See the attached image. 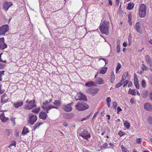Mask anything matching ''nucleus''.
<instances>
[{
  "label": "nucleus",
  "mask_w": 152,
  "mask_h": 152,
  "mask_svg": "<svg viewBox=\"0 0 152 152\" xmlns=\"http://www.w3.org/2000/svg\"><path fill=\"white\" fill-rule=\"evenodd\" d=\"M128 18H129V22H131V17L132 16L130 14H129L128 15Z\"/></svg>",
  "instance_id": "obj_57"
},
{
  "label": "nucleus",
  "mask_w": 152,
  "mask_h": 152,
  "mask_svg": "<svg viewBox=\"0 0 152 152\" xmlns=\"http://www.w3.org/2000/svg\"><path fill=\"white\" fill-rule=\"evenodd\" d=\"M49 103H50V102H48L47 100L45 102H44L43 103V105L41 106V108L43 109V107L47 106V105Z\"/></svg>",
  "instance_id": "obj_35"
},
{
  "label": "nucleus",
  "mask_w": 152,
  "mask_h": 152,
  "mask_svg": "<svg viewBox=\"0 0 152 152\" xmlns=\"http://www.w3.org/2000/svg\"><path fill=\"white\" fill-rule=\"evenodd\" d=\"M90 116V115H87L86 117L83 118L81 120V121H82L84 120H86L88 119Z\"/></svg>",
  "instance_id": "obj_46"
},
{
  "label": "nucleus",
  "mask_w": 152,
  "mask_h": 152,
  "mask_svg": "<svg viewBox=\"0 0 152 152\" xmlns=\"http://www.w3.org/2000/svg\"><path fill=\"white\" fill-rule=\"evenodd\" d=\"M134 85L137 88L139 89V83L137 84H135Z\"/></svg>",
  "instance_id": "obj_60"
},
{
  "label": "nucleus",
  "mask_w": 152,
  "mask_h": 152,
  "mask_svg": "<svg viewBox=\"0 0 152 152\" xmlns=\"http://www.w3.org/2000/svg\"><path fill=\"white\" fill-rule=\"evenodd\" d=\"M8 100V97L6 94H4L2 96L1 98V102L2 103H6Z\"/></svg>",
  "instance_id": "obj_16"
},
{
  "label": "nucleus",
  "mask_w": 152,
  "mask_h": 152,
  "mask_svg": "<svg viewBox=\"0 0 152 152\" xmlns=\"http://www.w3.org/2000/svg\"><path fill=\"white\" fill-rule=\"evenodd\" d=\"M121 66L119 63H118V65L116 68V73H117L118 72L119 70L121 68Z\"/></svg>",
  "instance_id": "obj_34"
},
{
  "label": "nucleus",
  "mask_w": 152,
  "mask_h": 152,
  "mask_svg": "<svg viewBox=\"0 0 152 152\" xmlns=\"http://www.w3.org/2000/svg\"><path fill=\"white\" fill-rule=\"evenodd\" d=\"M28 120V123L31 125H33L37 120V116L34 114L30 113Z\"/></svg>",
  "instance_id": "obj_4"
},
{
  "label": "nucleus",
  "mask_w": 152,
  "mask_h": 152,
  "mask_svg": "<svg viewBox=\"0 0 152 152\" xmlns=\"http://www.w3.org/2000/svg\"><path fill=\"white\" fill-rule=\"evenodd\" d=\"M80 136L83 137L84 139L86 140H88V138H90L91 135L87 129H83V131L81 132L80 134Z\"/></svg>",
  "instance_id": "obj_9"
},
{
  "label": "nucleus",
  "mask_w": 152,
  "mask_h": 152,
  "mask_svg": "<svg viewBox=\"0 0 152 152\" xmlns=\"http://www.w3.org/2000/svg\"><path fill=\"white\" fill-rule=\"evenodd\" d=\"M47 116V114L44 112L41 111L39 113V118L43 120H45Z\"/></svg>",
  "instance_id": "obj_12"
},
{
  "label": "nucleus",
  "mask_w": 152,
  "mask_h": 152,
  "mask_svg": "<svg viewBox=\"0 0 152 152\" xmlns=\"http://www.w3.org/2000/svg\"><path fill=\"white\" fill-rule=\"evenodd\" d=\"M121 148L122 152H129V150L126 148H124L123 145H121Z\"/></svg>",
  "instance_id": "obj_36"
},
{
  "label": "nucleus",
  "mask_w": 152,
  "mask_h": 152,
  "mask_svg": "<svg viewBox=\"0 0 152 152\" xmlns=\"http://www.w3.org/2000/svg\"><path fill=\"white\" fill-rule=\"evenodd\" d=\"M140 23L139 22H137L135 25V28L137 31L139 33H141V31L140 29Z\"/></svg>",
  "instance_id": "obj_20"
},
{
  "label": "nucleus",
  "mask_w": 152,
  "mask_h": 152,
  "mask_svg": "<svg viewBox=\"0 0 152 152\" xmlns=\"http://www.w3.org/2000/svg\"><path fill=\"white\" fill-rule=\"evenodd\" d=\"M122 110L121 109L120 107H118L117 108V113H118L119 112Z\"/></svg>",
  "instance_id": "obj_55"
},
{
  "label": "nucleus",
  "mask_w": 152,
  "mask_h": 152,
  "mask_svg": "<svg viewBox=\"0 0 152 152\" xmlns=\"http://www.w3.org/2000/svg\"><path fill=\"white\" fill-rule=\"evenodd\" d=\"M121 83H117L115 86V88H118V87H120V86H121Z\"/></svg>",
  "instance_id": "obj_53"
},
{
  "label": "nucleus",
  "mask_w": 152,
  "mask_h": 152,
  "mask_svg": "<svg viewBox=\"0 0 152 152\" xmlns=\"http://www.w3.org/2000/svg\"><path fill=\"white\" fill-rule=\"evenodd\" d=\"M115 80V76L114 72L112 71L111 72V78L110 81L112 83H113L114 82Z\"/></svg>",
  "instance_id": "obj_25"
},
{
  "label": "nucleus",
  "mask_w": 152,
  "mask_h": 152,
  "mask_svg": "<svg viewBox=\"0 0 152 152\" xmlns=\"http://www.w3.org/2000/svg\"><path fill=\"white\" fill-rule=\"evenodd\" d=\"M124 133L120 131L119 133L118 134L120 136H122L124 134Z\"/></svg>",
  "instance_id": "obj_52"
},
{
  "label": "nucleus",
  "mask_w": 152,
  "mask_h": 152,
  "mask_svg": "<svg viewBox=\"0 0 152 152\" xmlns=\"http://www.w3.org/2000/svg\"><path fill=\"white\" fill-rule=\"evenodd\" d=\"M125 82H126V83L125 84L123 85V87H124L126 86L127 85V84L129 83V81L128 80H125Z\"/></svg>",
  "instance_id": "obj_59"
},
{
  "label": "nucleus",
  "mask_w": 152,
  "mask_h": 152,
  "mask_svg": "<svg viewBox=\"0 0 152 152\" xmlns=\"http://www.w3.org/2000/svg\"><path fill=\"white\" fill-rule=\"evenodd\" d=\"M9 27L7 24L3 25L0 27V35L5 34L6 32H8Z\"/></svg>",
  "instance_id": "obj_7"
},
{
  "label": "nucleus",
  "mask_w": 152,
  "mask_h": 152,
  "mask_svg": "<svg viewBox=\"0 0 152 152\" xmlns=\"http://www.w3.org/2000/svg\"><path fill=\"white\" fill-rule=\"evenodd\" d=\"M108 146V144L107 142H105L103 145H101L100 147V148L101 149L105 148Z\"/></svg>",
  "instance_id": "obj_38"
},
{
  "label": "nucleus",
  "mask_w": 152,
  "mask_h": 152,
  "mask_svg": "<svg viewBox=\"0 0 152 152\" xmlns=\"http://www.w3.org/2000/svg\"><path fill=\"white\" fill-rule=\"evenodd\" d=\"M40 109V107H38L35 109L32 110V112L36 113H37L39 112Z\"/></svg>",
  "instance_id": "obj_40"
},
{
  "label": "nucleus",
  "mask_w": 152,
  "mask_h": 152,
  "mask_svg": "<svg viewBox=\"0 0 152 152\" xmlns=\"http://www.w3.org/2000/svg\"><path fill=\"white\" fill-rule=\"evenodd\" d=\"M141 85L143 88H145L146 86V83L145 80H142L141 82Z\"/></svg>",
  "instance_id": "obj_42"
},
{
  "label": "nucleus",
  "mask_w": 152,
  "mask_h": 152,
  "mask_svg": "<svg viewBox=\"0 0 152 152\" xmlns=\"http://www.w3.org/2000/svg\"><path fill=\"white\" fill-rule=\"evenodd\" d=\"M53 104L56 106H60L61 104L60 101L59 100H55L53 102Z\"/></svg>",
  "instance_id": "obj_28"
},
{
  "label": "nucleus",
  "mask_w": 152,
  "mask_h": 152,
  "mask_svg": "<svg viewBox=\"0 0 152 152\" xmlns=\"http://www.w3.org/2000/svg\"><path fill=\"white\" fill-rule=\"evenodd\" d=\"M134 7V4L133 3H129L128 4V6L127 7V9L130 10L132 9Z\"/></svg>",
  "instance_id": "obj_27"
},
{
  "label": "nucleus",
  "mask_w": 152,
  "mask_h": 152,
  "mask_svg": "<svg viewBox=\"0 0 152 152\" xmlns=\"http://www.w3.org/2000/svg\"><path fill=\"white\" fill-rule=\"evenodd\" d=\"M107 67H105L101 70L100 72V73L102 74H104L107 71Z\"/></svg>",
  "instance_id": "obj_29"
},
{
  "label": "nucleus",
  "mask_w": 152,
  "mask_h": 152,
  "mask_svg": "<svg viewBox=\"0 0 152 152\" xmlns=\"http://www.w3.org/2000/svg\"><path fill=\"white\" fill-rule=\"evenodd\" d=\"M148 94V92L147 91H142L141 95L142 97L144 98H146Z\"/></svg>",
  "instance_id": "obj_21"
},
{
  "label": "nucleus",
  "mask_w": 152,
  "mask_h": 152,
  "mask_svg": "<svg viewBox=\"0 0 152 152\" xmlns=\"http://www.w3.org/2000/svg\"><path fill=\"white\" fill-rule=\"evenodd\" d=\"M146 61L148 65L150 66L152 65V61L150 56L146 55L145 57Z\"/></svg>",
  "instance_id": "obj_17"
},
{
  "label": "nucleus",
  "mask_w": 152,
  "mask_h": 152,
  "mask_svg": "<svg viewBox=\"0 0 152 152\" xmlns=\"http://www.w3.org/2000/svg\"><path fill=\"white\" fill-rule=\"evenodd\" d=\"M16 142L15 141H12V143L10 144L8 146V148H10V149H11V148L12 146H14L15 147L16 146Z\"/></svg>",
  "instance_id": "obj_39"
},
{
  "label": "nucleus",
  "mask_w": 152,
  "mask_h": 152,
  "mask_svg": "<svg viewBox=\"0 0 152 152\" xmlns=\"http://www.w3.org/2000/svg\"><path fill=\"white\" fill-rule=\"evenodd\" d=\"M98 113L97 112H96L95 113V114L94 115L92 118V120H93L96 118V116L97 115Z\"/></svg>",
  "instance_id": "obj_56"
},
{
  "label": "nucleus",
  "mask_w": 152,
  "mask_h": 152,
  "mask_svg": "<svg viewBox=\"0 0 152 152\" xmlns=\"http://www.w3.org/2000/svg\"><path fill=\"white\" fill-rule=\"evenodd\" d=\"M96 82L98 84H101L103 83L104 81L102 80V78H99L97 80Z\"/></svg>",
  "instance_id": "obj_31"
},
{
  "label": "nucleus",
  "mask_w": 152,
  "mask_h": 152,
  "mask_svg": "<svg viewBox=\"0 0 152 152\" xmlns=\"http://www.w3.org/2000/svg\"><path fill=\"white\" fill-rule=\"evenodd\" d=\"M148 122L151 125H152V117H149L147 119Z\"/></svg>",
  "instance_id": "obj_44"
},
{
  "label": "nucleus",
  "mask_w": 152,
  "mask_h": 152,
  "mask_svg": "<svg viewBox=\"0 0 152 152\" xmlns=\"http://www.w3.org/2000/svg\"><path fill=\"white\" fill-rule=\"evenodd\" d=\"M99 91V89L96 88H88L86 90V92L88 94L93 96L96 94Z\"/></svg>",
  "instance_id": "obj_6"
},
{
  "label": "nucleus",
  "mask_w": 152,
  "mask_h": 152,
  "mask_svg": "<svg viewBox=\"0 0 152 152\" xmlns=\"http://www.w3.org/2000/svg\"><path fill=\"white\" fill-rule=\"evenodd\" d=\"M128 76V73L127 72H125L123 74L122 79L125 80L126 78V77Z\"/></svg>",
  "instance_id": "obj_32"
},
{
  "label": "nucleus",
  "mask_w": 152,
  "mask_h": 152,
  "mask_svg": "<svg viewBox=\"0 0 152 152\" xmlns=\"http://www.w3.org/2000/svg\"><path fill=\"white\" fill-rule=\"evenodd\" d=\"M52 108L58 109V107L52 105H50L48 107L45 106V107H43V109L46 111V113H48V111Z\"/></svg>",
  "instance_id": "obj_15"
},
{
  "label": "nucleus",
  "mask_w": 152,
  "mask_h": 152,
  "mask_svg": "<svg viewBox=\"0 0 152 152\" xmlns=\"http://www.w3.org/2000/svg\"><path fill=\"white\" fill-rule=\"evenodd\" d=\"M94 82L91 81V82H88L86 83L85 84V85L87 86L88 87H91L93 85H94Z\"/></svg>",
  "instance_id": "obj_30"
},
{
  "label": "nucleus",
  "mask_w": 152,
  "mask_h": 152,
  "mask_svg": "<svg viewBox=\"0 0 152 152\" xmlns=\"http://www.w3.org/2000/svg\"><path fill=\"white\" fill-rule=\"evenodd\" d=\"M75 107L77 110L81 111L86 110L89 107V106L85 102H79L77 104L75 105Z\"/></svg>",
  "instance_id": "obj_2"
},
{
  "label": "nucleus",
  "mask_w": 152,
  "mask_h": 152,
  "mask_svg": "<svg viewBox=\"0 0 152 152\" xmlns=\"http://www.w3.org/2000/svg\"><path fill=\"white\" fill-rule=\"evenodd\" d=\"M12 5V2L10 1L6 2L4 4L3 8L6 11H7L8 10L9 8Z\"/></svg>",
  "instance_id": "obj_13"
},
{
  "label": "nucleus",
  "mask_w": 152,
  "mask_h": 152,
  "mask_svg": "<svg viewBox=\"0 0 152 152\" xmlns=\"http://www.w3.org/2000/svg\"><path fill=\"white\" fill-rule=\"evenodd\" d=\"M4 71H0V81H1L2 80V79L1 77L3 75H4Z\"/></svg>",
  "instance_id": "obj_45"
},
{
  "label": "nucleus",
  "mask_w": 152,
  "mask_h": 152,
  "mask_svg": "<svg viewBox=\"0 0 152 152\" xmlns=\"http://www.w3.org/2000/svg\"><path fill=\"white\" fill-rule=\"evenodd\" d=\"M7 47V45L4 42V38H0V49L3 50Z\"/></svg>",
  "instance_id": "obj_11"
},
{
  "label": "nucleus",
  "mask_w": 152,
  "mask_h": 152,
  "mask_svg": "<svg viewBox=\"0 0 152 152\" xmlns=\"http://www.w3.org/2000/svg\"><path fill=\"white\" fill-rule=\"evenodd\" d=\"M2 86L0 85V94H2L4 92V90L3 89H1Z\"/></svg>",
  "instance_id": "obj_49"
},
{
  "label": "nucleus",
  "mask_w": 152,
  "mask_h": 152,
  "mask_svg": "<svg viewBox=\"0 0 152 152\" xmlns=\"http://www.w3.org/2000/svg\"><path fill=\"white\" fill-rule=\"evenodd\" d=\"M111 99L110 97H108L106 99L107 103H110L111 102Z\"/></svg>",
  "instance_id": "obj_50"
},
{
  "label": "nucleus",
  "mask_w": 152,
  "mask_h": 152,
  "mask_svg": "<svg viewBox=\"0 0 152 152\" xmlns=\"http://www.w3.org/2000/svg\"><path fill=\"white\" fill-rule=\"evenodd\" d=\"M65 115L66 118L69 119L72 118L74 117V115L73 113L66 114Z\"/></svg>",
  "instance_id": "obj_26"
},
{
  "label": "nucleus",
  "mask_w": 152,
  "mask_h": 152,
  "mask_svg": "<svg viewBox=\"0 0 152 152\" xmlns=\"http://www.w3.org/2000/svg\"><path fill=\"white\" fill-rule=\"evenodd\" d=\"M146 7L143 4H141L139 9V15L140 17L144 18L146 14Z\"/></svg>",
  "instance_id": "obj_5"
},
{
  "label": "nucleus",
  "mask_w": 152,
  "mask_h": 152,
  "mask_svg": "<svg viewBox=\"0 0 152 152\" xmlns=\"http://www.w3.org/2000/svg\"><path fill=\"white\" fill-rule=\"evenodd\" d=\"M76 100H83L86 101L87 100V97L84 94L80 92L77 93L76 97H75Z\"/></svg>",
  "instance_id": "obj_8"
},
{
  "label": "nucleus",
  "mask_w": 152,
  "mask_h": 152,
  "mask_svg": "<svg viewBox=\"0 0 152 152\" xmlns=\"http://www.w3.org/2000/svg\"><path fill=\"white\" fill-rule=\"evenodd\" d=\"M134 84H137L139 83L138 80L137 78V77L136 75L135 74H134Z\"/></svg>",
  "instance_id": "obj_37"
},
{
  "label": "nucleus",
  "mask_w": 152,
  "mask_h": 152,
  "mask_svg": "<svg viewBox=\"0 0 152 152\" xmlns=\"http://www.w3.org/2000/svg\"><path fill=\"white\" fill-rule=\"evenodd\" d=\"M124 124L127 129H129L130 126V123H128L127 121H124Z\"/></svg>",
  "instance_id": "obj_22"
},
{
  "label": "nucleus",
  "mask_w": 152,
  "mask_h": 152,
  "mask_svg": "<svg viewBox=\"0 0 152 152\" xmlns=\"http://www.w3.org/2000/svg\"><path fill=\"white\" fill-rule=\"evenodd\" d=\"M23 104V102L22 101H18L14 104V106L16 108H18L19 107H21Z\"/></svg>",
  "instance_id": "obj_18"
},
{
  "label": "nucleus",
  "mask_w": 152,
  "mask_h": 152,
  "mask_svg": "<svg viewBox=\"0 0 152 152\" xmlns=\"http://www.w3.org/2000/svg\"><path fill=\"white\" fill-rule=\"evenodd\" d=\"M144 109L148 111H150L152 110V105L150 103L147 102L144 105Z\"/></svg>",
  "instance_id": "obj_14"
},
{
  "label": "nucleus",
  "mask_w": 152,
  "mask_h": 152,
  "mask_svg": "<svg viewBox=\"0 0 152 152\" xmlns=\"http://www.w3.org/2000/svg\"><path fill=\"white\" fill-rule=\"evenodd\" d=\"M125 80L122 79V80L121 81L119 82L120 83H121V85L122 86L124 83V80Z\"/></svg>",
  "instance_id": "obj_61"
},
{
  "label": "nucleus",
  "mask_w": 152,
  "mask_h": 152,
  "mask_svg": "<svg viewBox=\"0 0 152 152\" xmlns=\"http://www.w3.org/2000/svg\"><path fill=\"white\" fill-rule=\"evenodd\" d=\"M83 152H90L89 151L85 148H83Z\"/></svg>",
  "instance_id": "obj_64"
},
{
  "label": "nucleus",
  "mask_w": 152,
  "mask_h": 152,
  "mask_svg": "<svg viewBox=\"0 0 152 152\" xmlns=\"http://www.w3.org/2000/svg\"><path fill=\"white\" fill-rule=\"evenodd\" d=\"M0 119H1L2 122H5L8 119V118L6 117L4 113H2L0 115Z\"/></svg>",
  "instance_id": "obj_19"
},
{
  "label": "nucleus",
  "mask_w": 152,
  "mask_h": 152,
  "mask_svg": "<svg viewBox=\"0 0 152 152\" xmlns=\"http://www.w3.org/2000/svg\"><path fill=\"white\" fill-rule=\"evenodd\" d=\"M43 124V123L41 122H39L35 124L34 126L33 130H35L37 128H38L39 126Z\"/></svg>",
  "instance_id": "obj_24"
},
{
  "label": "nucleus",
  "mask_w": 152,
  "mask_h": 152,
  "mask_svg": "<svg viewBox=\"0 0 152 152\" xmlns=\"http://www.w3.org/2000/svg\"><path fill=\"white\" fill-rule=\"evenodd\" d=\"M4 66V65L2 64H0V69H3Z\"/></svg>",
  "instance_id": "obj_62"
},
{
  "label": "nucleus",
  "mask_w": 152,
  "mask_h": 152,
  "mask_svg": "<svg viewBox=\"0 0 152 152\" xmlns=\"http://www.w3.org/2000/svg\"><path fill=\"white\" fill-rule=\"evenodd\" d=\"M116 51L117 53H119L120 51V48L119 43L117 44V45L116 47Z\"/></svg>",
  "instance_id": "obj_43"
},
{
  "label": "nucleus",
  "mask_w": 152,
  "mask_h": 152,
  "mask_svg": "<svg viewBox=\"0 0 152 152\" xmlns=\"http://www.w3.org/2000/svg\"><path fill=\"white\" fill-rule=\"evenodd\" d=\"M110 25L109 22L106 21H104L100 23L99 28L102 34H105L106 35L109 34Z\"/></svg>",
  "instance_id": "obj_1"
},
{
  "label": "nucleus",
  "mask_w": 152,
  "mask_h": 152,
  "mask_svg": "<svg viewBox=\"0 0 152 152\" xmlns=\"http://www.w3.org/2000/svg\"><path fill=\"white\" fill-rule=\"evenodd\" d=\"M74 104V103L73 102H72L66 105H64L63 107L64 110L66 112L71 111L72 109L71 106L73 105Z\"/></svg>",
  "instance_id": "obj_10"
},
{
  "label": "nucleus",
  "mask_w": 152,
  "mask_h": 152,
  "mask_svg": "<svg viewBox=\"0 0 152 152\" xmlns=\"http://www.w3.org/2000/svg\"><path fill=\"white\" fill-rule=\"evenodd\" d=\"M149 97L150 99L152 101V91L150 92Z\"/></svg>",
  "instance_id": "obj_54"
},
{
  "label": "nucleus",
  "mask_w": 152,
  "mask_h": 152,
  "mask_svg": "<svg viewBox=\"0 0 152 152\" xmlns=\"http://www.w3.org/2000/svg\"><path fill=\"white\" fill-rule=\"evenodd\" d=\"M142 139L140 138H138L136 139V142L137 144H140L142 142Z\"/></svg>",
  "instance_id": "obj_47"
},
{
  "label": "nucleus",
  "mask_w": 152,
  "mask_h": 152,
  "mask_svg": "<svg viewBox=\"0 0 152 152\" xmlns=\"http://www.w3.org/2000/svg\"><path fill=\"white\" fill-rule=\"evenodd\" d=\"M130 102L131 103H132V104L134 103V101L133 98H132V99H131L130 100Z\"/></svg>",
  "instance_id": "obj_63"
},
{
  "label": "nucleus",
  "mask_w": 152,
  "mask_h": 152,
  "mask_svg": "<svg viewBox=\"0 0 152 152\" xmlns=\"http://www.w3.org/2000/svg\"><path fill=\"white\" fill-rule=\"evenodd\" d=\"M148 39L150 43L152 45V36L149 37Z\"/></svg>",
  "instance_id": "obj_51"
},
{
  "label": "nucleus",
  "mask_w": 152,
  "mask_h": 152,
  "mask_svg": "<svg viewBox=\"0 0 152 152\" xmlns=\"http://www.w3.org/2000/svg\"><path fill=\"white\" fill-rule=\"evenodd\" d=\"M128 93L131 94L133 95H135L136 94V91L135 90H132L131 88H130L129 91Z\"/></svg>",
  "instance_id": "obj_33"
},
{
  "label": "nucleus",
  "mask_w": 152,
  "mask_h": 152,
  "mask_svg": "<svg viewBox=\"0 0 152 152\" xmlns=\"http://www.w3.org/2000/svg\"><path fill=\"white\" fill-rule=\"evenodd\" d=\"M141 68L143 70H148V67L145 66L144 64H142Z\"/></svg>",
  "instance_id": "obj_41"
},
{
  "label": "nucleus",
  "mask_w": 152,
  "mask_h": 152,
  "mask_svg": "<svg viewBox=\"0 0 152 152\" xmlns=\"http://www.w3.org/2000/svg\"><path fill=\"white\" fill-rule=\"evenodd\" d=\"M26 102L28 104V105L25 106L24 108L27 110H30L33 109L37 106L35 104V100L33 99L31 101H29L27 100Z\"/></svg>",
  "instance_id": "obj_3"
},
{
  "label": "nucleus",
  "mask_w": 152,
  "mask_h": 152,
  "mask_svg": "<svg viewBox=\"0 0 152 152\" xmlns=\"http://www.w3.org/2000/svg\"><path fill=\"white\" fill-rule=\"evenodd\" d=\"M149 83L151 85H152V77H150L149 79Z\"/></svg>",
  "instance_id": "obj_58"
},
{
  "label": "nucleus",
  "mask_w": 152,
  "mask_h": 152,
  "mask_svg": "<svg viewBox=\"0 0 152 152\" xmlns=\"http://www.w3.org/2000/svg\"><path fill=\"white\" fill-rule=\"evenodd\" d=\"M28 132V129L26 127H24L22 132V134L23 135H24Z\"/></svg>",
  "instance_id": "obj_23"
},
{
  "label": "nucleus",
  "mask_w": 152,
  "mask_h": 152,
  "mask_svg": "<svg viewBox=\"0 0 152 152\" xmlns=\"http://www.w3.org/2000/svg\"><path fill=\"white\" fill-rule=\"evenodd\" d=\"M117 106V103L116 102H114L113 103V108L115 109H116Z\"/></svg>",
  "instance_id": "obj_48"
}]
</instances>
